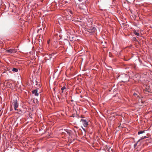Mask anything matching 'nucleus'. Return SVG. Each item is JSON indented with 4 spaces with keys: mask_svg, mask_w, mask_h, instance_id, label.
I'll list each match as a JSON object with an SVG mask.
<instances>
[{
    "mask_svg": "<svg viewBox=\"0 0 152 152\" xmlns=\"http://www.w3.org/2000/svg\"><path fill=\"white\" fill-rule=\"evenodd\" d=\"M66 132H67V133H69L68 132H67V131H66Z\"/></svg>",
    "mask_w": 152,
    "mask_h": 152,
    "instance_id": "5701e85b",
    "label": "nucleus"
},
{
    "mask_svg": "<svg viewBox=\"0 0 152 152\" xmlns=\"http://www.w3.org/2000/svg\"><path fill=\"white\" fill-rule=\"evenodd\" d=\"M72 17H71V18H70V19H69L70 20H72V19H72Z\"/></svg>",
    "mask_w": 152,
    "mask_h": 152,
    "instance_id": "412c9836",
    "label": "nucleus"
},
{
    "mask_svg": "<svg viewBox=\"0 0 152 152\" xmlns=\"http://www.w3.org/2000/svg\"><path fill=\"white\" fill-rule=\"evenodd\" d=\"M83 130H84V131L85 132H85H86V129H84V128H83Z\"/></svg>",
    "mask_w": 152,
    "mask_h": 152,
    "instance_id": "a211bd4d",
    "label": "nucleus"
},
{
    "mask_svg": "<svg viewBox=\"0 0 152 152\" xmlns=\"http://www.w3.org/2000/svg\"><path fill=\"white\" fill-rule=\"evenodd\" d=\"M66 89V87L65 86H64L61 88V90L62 91V93H63L64 91Z\"/></svg>",
    "mask_w": 152,
    "mask_h": 152,
    "instance_id": "ddd939ff",
    "label": "nucleus"
},
{
    "mask_svg": "<svg viewBox=\"0 0 152 152\" xmlns=\"http://www.w3.org/2000/svg\"><path fill=\"white\" fill-rule=\"evenodd\" d=\"M133 67H134V69H136V67L134 65V66H133Z\"/></svg>",
    "mask_w": 152,
    "mask_h": 152,
    "instance_id": "dca6fc26",
    "label": "nucleus"
},
{
    "mask_svg": "<svg viewBox=\"0 0 152 152\" xmlns=\"http://www.w3.org/2000/svg\"><path fill=\"white\" fill-rule=\"evenodd\" d=\"M137 145V144H135L134 145V148H136V145Z\"/></svg>",
    "mask_w": 152,
    "mask_h": 152,
    "instance_id": "2eb2a0df",
    "label": "nucleus"
},
{
    "mask_svg": "<svg viewBox=\"0 0 152 152\" xmlns=\"http://www.w3.org/2000/svg\"><path fill=\"white\" fill-rule=\"evenodd\" d=\"M143 137L142 138H141V139L146 138V136H144L143 137Z\"/></svg>",
    "mask_w": 152,
    "mask_h": 152,
    "instance_id": "6ab92c4d",
    "label": "nucleus"
},
{
    "mask_svg": "<svg viewBox=\"0 0 152 152\" xmlns=\"http://www.w3.org/2000/svg\"><path fill=\"white\" fill-rule=\"evenodd\" d=\"M12 71L15 72H18V69L17 68H13L12 69Z\"/></svg>",
    "mask_w": 152,
    "mask_h": 152,
    "instance_id": "9b49d317",
    "label": "nucleus"
},
{
    "mask_svg": "<svg viewBox=\"0 0 152 152\" xmlns=\"http://www.w3.org/2000/svg\"><path fill=\"white\" fill-rule=\"evenodd\" d=\"M140 31V28L138 29L135 28L134 30V34L137 36H140L141 35V33Z\"/></svg>",
    "mask_w": 152,
    "mask_h": 152,
    "instance_id": "7ed1b4c3",
    "label": "nucleus"
},
{
    "mask_svg": "<svg viewBox=\"0 0 152 152\" xmlns=\"http://www.w3.org/2000/svg\"><path fill=\"white\" fill-rule=\"evenodd\" d=\"M134 97H135L138 100L139 99H140L139 96L135 93H134Z\"/></svg>",
    "mask_w": 152,
    "mask_h": 152,
    "instance_id": "1a4fd4ad",
    "label": "nucleus"
},
{
    "mask_svg": "<svg viewBox=\"0 0 152 152\" xmlns=\"http://www.w3.org/2000/svg\"><path fill=\"white\" fill-rule=\"evenodd\" d=\"M136 38L134 37V41H136Z\"/></svg>",
    "mask_w": 152,
    "mask_h": 152,
    "instance_id": "aec40b11",
    "label": "nucleus"
},
{
    "mask_svg": "<svg viewBox=\"0 0 152 152\" xmlns=\"http://www.w3.org/2000/svg\"><path fill=\"white\" fill-rule=\"evenodd\" d=\"M6 51L7 53H16L17 51V50L15 48H12L10 50H7Z\"/></svg>",
    "mask_w": 152,
    "mask_h": 152,
    "instance_id": "20e7f679",
    "label": "nucleus"
},
{
    "mask_svg": "<svg viewBox=\"0 0 152 152\" xmlns=\"http://www.w3.org/2000/svg\"><path fill=\"white\" fill-rule=\"evenodd\" d=\"M96 29V28L95 27H93L92 28L91 31H89V32H94L95 31Z\"/></svg>",
    "mask_w": 152,
    "mask_h": 152,
    "instance_id": "f8f14e48",
    "label": "nucleus"
},
{
    "mask_svg": "<svg viewBox=\"0 0 152 152\" xmlns=\"http://www.w3.org/2000/svg\"><path fill=\"white\" fill-rule=\"evenodd\" d=\"M131 11V13H132V10H130V12Z\"/></svg>",
    "mask_w": 152,
    "mask_h": 152,
    "instance_id": "4be33fe9",
    "label": "nucleus"
},
{
    "mask_svg": "<svg viewBox=\"0 0 152 152\" xmlns=\"http://www.w3.org/2000/svg\"><path fill=\"white\" fill-rule=\"evenodd\" d=\"M12 104L14 106V108L15 110H18L17 108L18 107V104L17 99H14L13 100V102L12 103Z\"/></svg>",
    "mask_w": 152,
    "mask_h": 152,
    "instance_id": "f257e3e1",
    "label": "nucleus"
},
{
    "mask_svg": "<svg viewBox=\"0 0 152 152\" xmlns=\"http://www.w3.org/2000/svg\"><path fill=\"white\" fill-rule=\"evenodd\" d=\"M80 122L82 123L84 127H86L88 125V122L85 119H81Z\"/></svg>",
    "mask_w": 152,
    "mask_h": 152,
    "instance_id": "39448f33",
    "label": "nucleus"
},
{
    "mask_svg": "<svg viewBox=\"0 0 152 152\" xmlns=\"http://www.w3.org/2000/svg\"><path fill=\"white\" fill-rule=\"evenodd\" d=\"M54 55V54H51V55L50 54V55L48 56V59L50 60L51 58H52V56L53 55Z\"/></svg>",
    "mask_w": 152,
    "mask_h": 152,
    "instance_id": "9d476101",
    "label": "nucleus"
},
{
    "mask_svg": "<svg viewBox=\"0 0 152 152\" xmlns=\"http://www.w3.org/2000/svg\"><path fill=\"white\" fill-rule=\"evenodd\" d=\"M128 75L127 74H123L121 75H120L119 76H118V78L119 77H121L122 78H124V79H125V78L126 77H127Z\"/></svg>",
    "mask_w": 152,
    "mask_h": 152,
    "instance_id": "6e6552de",
    "label": "nucleus"
},
{
    "mask_svg": "<svg viewBox=\"0 0 152 152\" xmlns=\"http://www.w3.org/2000/svg\"><path fill=\"white\" fill-rule=\"evenodd\" d=\"M140 75L139 74H137L134 76V80L135 81L138 80L140 78Z\"/></svg>",
    "mask_w": 152,
    "mask_h": 152,
    "instance_id": "423d86ee",
    "label": "nucleus"
},
{
    "mask_svg": "<svg viewBox=\"0 0 152 152\" xmlns=\"http://www.w3.org/2000/svg\"><path fill=\"white\" fill-rule=\"evenodd\" d=\"M65 12L66 14H68L70 16V17H73L74 15V12L70 9H67L65 10Z\"/></svg>",
    "mask_w": 152,
    "mask_h": 152,
    "instance_id": "f03ea898",
    "label": "nucleus"
},
{
    "mask_svg": "<svg viewBox=\"0 0 152 152\" xmlns=\"http://www.w3.org/2000/svg\"><path fill=\"white\" fill-rule=\"evenodd\" d=\"M50 41V40L49 39V40H48V42H47V43H48V44H49V43Z\"/></svg>",
    "mask_w": 152,
    "mask_h": 152,
    "instance_id": "f3484780",
    "label": "nucleus"
},
{
    "mask_svg": "<svg viewBox=\"0 0 152 152\" xmlns=\"http://www.w3.org/2000/svg\"><path fill=\"white\" fill-rule=\"evenodd\" d=\"M145 132V131H139L138 132V134L139 135L140 134H142L144 133Z\"/></svg>",
    "mask_w": 152,
    "mask_h": 152,
    "instance_id": "4468645a",
    "label": "nucleus"
},
{
    "mask_svg": "<svg viewBox=\"0 0 152 152\" xmlns=\"http://www.w3.org/2000/svg\"><path fill=\"white\" fill-rule=\"evenodd\" d=\"M32 93L34 94L35 96H38L39 95V93H38V90L37 89H35L32 90Z\"/></svg>",
    "mask_w": 152,
    "mask_h": 152,
    "instance_id": "0eeeda50",
    "label": "nucleus"
}]
</instances>
